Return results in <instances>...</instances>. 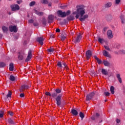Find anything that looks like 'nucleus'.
Segmentation results:
<instances>
[{
	"instance_id": "8",
	"label": "nucleus",
	"mask_w": 125,
	"mask_h": 125,
	"mask_svg": "<svg viewBox=\"0 0 125 125\" xmlns=\"http://www.w3.org/2000/svg\"><path fill=\"white\" fill-rule=\"evenodd\" d=\"M9 29L10 32H14V33H16V32H17L16 26H9Z\"/></svg>"
},
{
	"instance_id": "9",
	"label": "nucleus",
	"mask_w": 125,
	"mask_h": 125,
	"mask_svg": "<svg viewBox=\"0 0 125 125\" xmlns=\"http://www.w3.org/2000/svg\"><path fill=\"white\" fill-rule=\"evenodd\" d=\"M32 58V51L30 50L28 52V55L27 56V58L25 60V62H28L30 61V60Z\"/></svg>"
},
{
	"instance_id": "47",
	"label": "nucleus",
	"mask_w": 125,
	"mask_h": 125,
	"mask_svg": "<svg viewBox=\"0 0 125 125\" xmlns=\"http://www.w3.org/2000/svg\"><path fill=\"white\" fill-rule=\"evenodd\" d=\"M33 25L34 26H39V23H38V22H34L33 23Z\"/></svg>"
},
{
	"instance_id": "49",
	"label": "nucleus",
	"mask_w": 125,
	"mask_h": 125,
	"mask_svg": "<svg viewBox=\"0 0 125 125\" xmlns=\"http://www.w3.org/2000/svg\"><path fill=\"white\" fill-rule=\"evenodd\" d=\"M117 124H120L121 123V120L120 119H116Z\"/></svg>"
},
{
	"instance_id": "54",
	"label": "nucleus",
	"mask_w": 125,
	"mask_h": 125,
	"mask_svg": "<svg viewBox=\"0 0 125 125\" xmlns=\"http://www.w3.org/2000/svg\"><path fill=\"white\" fill-rule=\"evenodd\" d=\"M96 118V117H94L93 116V117H91V119H92V120H95V118Z\"/></svg>"
},
{
	"instance_id": "19",
	"label": "nucleus",
	"mask_w": 125,
	"mask_h": 125,
	"mask_svg": "<svg viewBox=\"0 0 125 125\" xmlns=\"http://www.w3.org/2000/svg\"><path fill=\"white\" fill-rule=\"evenodd\" d=\"M35 13L36 14H37V15H39V16H42L43 15V13L42 12H39V11H37L36 10H35Z\"/></svg>"
},
{
	"instance_id": "22",
	"label": "nucleus",
	"mask_w": 125,
	"mask_h": 125,
	"mask_svg": "<svg viewBox=\"0 0 125 125\" xmlns=\"http://www.w3.org/2000/svg\"><path fill=\"white\" fill-rule=\"evenodd\" d=\"M98 42H100V43H104V42H105V41L104 40V39L100 38V37H99L98 38Z\"/></svg>"
},
{
	"instance_id": "56",
	"label": "nucleus",
	"mask_w": 125,
	"mask_h": 125,
	"mask_svg": "<svg viewBox=\"0 0 125 125\" xmlns=\"http://www.w3.org/2000/svg\"><path fill=\"white\" fill-rule=\"evenodd\" d=\"M48 5H49V6H51V4H49Z\"/></svg>"
},
{
	"instance_id": "58",
	"label": "nucleus",
	"mask_w": 125,
	"mask_h": 125,
	"mask_svg": "<svg viewBox=\"0 0 125 125\" xmlns=\"http://www.w3.org/2000/svg\"><path fill=\"white\" fill-rule=\"evenodd\" d=\"M46 21H45V23H46Z\"/></svg>"
},
{
	"instance_id": "45",
	"label": "nucleus",
	"mask_w": 125,
	"mask_h": 125,
	"mask_svg": "<svg viewBox=\"0 0 125 125\" xmlns=\"http://www.w3.org/2000/svg\"><path fill=\"white\" fill-rule=\"evenodd\" d=\"M120 53L122 54H125V50H122L120 51Z\"/></svg>"
},
{
	"instance_id": "29",
	"label": "nucleus",
	"mask_w": 125,
	"mask_h": 125,
	"mask_svg": "<svg viewBox=\"0 0 125 125\" xmlns=\"http://www.w3.org/2000/svg\"><path fill=\"white\" fill-rule=\"evenodd\" d=\"M12 94V93L11 91H9L8 94L7 95V98H11V95Z\"/></svg>"
},
{
	"instance_id": "36",
	"label": "nucleus",
	"mask_w": 125,
	"mask_h": 125,
	"mask_svg": "<svg viewBox=\"0 0 125 125\" xmlns=\"http://www.w3.org/2000/svg\"><path fill=\"white\" fill-rule=\"evenodd\" d=\"M5 67V63L4 62H0V67Z\"/></svg>"
},
{
	"instance_id": "27",
	"label": "nucleus",
	"mask_w": 125,
	"mask_h": 125,
	"mask_svg": "<svg viewBox=\"0 0 125 125\" xmlns=\"http://www.w3.org/2000/svg\"><path fill=\"white\" fill-rule=\"evenodd\" d=\"M115 88L113 86H111L110 87V91L112 94H114L115 93Z\"/></svg>"
},
{
	"instance_id": "16",
	"label": "nucleus",
	"mask_w": 125,
	"mask_h": 125,
	"mask_svg": "<svg viewBox=\"0 0 125 125\" xmlns=\"http://www.w3.org/2000/svg\"><path fill=\"white\" fill-rule=\"evenodd\" d=\"M112 3L111 2H108L107 3H105L104 6L106 8H109V7H111V6H112Z\"/></svg>"
},
{
	"instance_id": "7",
	"label": "nucleus",
	"mask_w": 125,
	"mask_h": 125,
	"mask_svg": "<svg viewBox=\"0 0 125 125\" xmlns=\"http://www.w3.org/2000/svg\"><path fill=\"white\" fill-rule=\"evenodd\" d=\"M45 94L47 95V96H52L53 98H55V97L57 96V94L56 93H53L52 94H51V93L49 92H46Z\"/></svg>"
},
{
	"instance_id": "21",
	"label": "nucleus",
	"mask_w": 125,
	"mask_h": 125,
	"mask_svg": "<svg viewBox=\"0 0 125 125\" xmlns=\"http://www.w3.org/2000/svg\"><path fill=\"white\" fill-rule=\"evenodd\" d=\"M71 113H72V114H73V115H74V116L78 115V111L77 110H76V109H72L71 110Z\"/></svg>"
},
{
	"instance_id": "5",
	"label": "nucleus",
	"mask_w": 125,
	"mask_h": 125,
	"mask_svg": "<svg viewBox=\"0 0 125 125\" xmlns=\"http://www.w3.org/2000/svg\"><path fill=\"white\" fill-rule=\"evenodd\" d=\"M11 8L13 11H15L16 10H19L20 7H19V5L17 4H14L11 6Z\"/></svg>"
},
{
	"instance_id": "50",
	"label": "nucleus",
	"mask_w": 125,
	"mask_h": 125,
	"mask_svg": "<svg viewBox=\"0 0 125 125\" xmlns=\"http://www.w3.org/2000/svg\"><path fill=\"white\" fill-rule=\"evenodd\" d=\"M9 122L10 123V124H14V123L11 119L9 120Z\"/></svg>"
},
{
	"instance_id": "31",
	"label": "nucleus",
	"mask_w": 125,
	"mask_h": 125,
	"mask_svg": "<svg viewBox=\"0 0 125 125\" xmlns=\"http://www.w3.org/2000/svg\"><path fill=\"white\" fill-rule=\"evenodd\" d=\"M56 91V93L57 94H57H59V93H61V89H59V88H57L55 90Z\"/></svg>"
},
{
	"instance_id": "44",
	"label": "nucleus",
	"mask_w": 125,
	"mask_h": 125,
	"mask_svg": "<svg viewBox=\"0 0 125 125\" xmlns=\"http://www.w3.org/2000/svg\"><path fill=\"white\" fill-rule=\"evenodd\" d=\"M34 22V20H29L28 21V23H29L30 24H31V23H33Z\"/></svg>"
},
{
	"instance_id": "13",
	"label": "nucleus",
	"mask_w": 125,
	"mask_h": 125,
	"mask_svg": "<svg viewBox=\"0 0 125 125\" xmlns=\"http://www.w3.org/2000/svg\"><path fill=\"white\" fill-rule=\"evenodd\" d=\"M107 35L108 39H112L113 37L112 30H108L107 32Z\"/></svg>"
},
{
	"instance_id": "48",
	"label": "nucleus",
	"mask_w": 125,
	"mask_h": 125,
	"mask_svg": "<svg viewBox=\"0 0 125 125\" xmlns=\"http://www.w3.org/2000/svg\"><path fill=\"white\" fill-rule=\"evenodd\" d=\"M8 114H9V115H10V116H12L13 115V112H12L11 111H9Z\"/></svg>"
},
{
	"instance_id": "59",
	"label": "nucleus",
	"mask_w": 125,
	"mask_h": 125,
	"mask_svg": "<svg viewBox=\"0 0 125 125\" xmlns=\"http://www.w3.org/2000/svg\"><path fill=\"white\" fill-rule=\"evenodd\" d=\"M106 101H107V100H105V102H106Z\"/></svg>"
},
{
	"instance_id": "10",
	"label": "nucleus",
	"mask_w": 125,
	"mask_h": 125,
	"mask_svg": "<svg viewBox=\"0 0 125 125\" xmlns=\"http://www.w3.org/2000/svg\"><path fill=\"white\" fill-rule=\"evenodd\" d=\"M103 54L105 57H108L109 58H111V55L109 53V52H107V51L105 50L103 51Z\"/></svg>"
},
{
	"instance_id": "39",
	"label": "nucleus",
	"mask_w": 125,
	"mask_h": 125,
	"mask_svg": "<svg viewBox=\"0 0 125 125\" xmlns=\"http://www.w3.org/2000/svg\"><path fill=\"white\" fill-rule=\"evenodd\" d=\"M57 65L58 67H59L60 68H62V63H61V62H59L57 63Z\"/></svg>"
},
{
	"instance_id": "6",
	"label": "nucleus",
	"mask_w": 125,
	"mask_h": 125,
	"mask_svg": "<svg viewBox=\"0 0 125 125\" xmlns=\"http://www.w3.org/2000/svg\"><path fill=\"white\" fill-rule=\"evenodd\" d=\"M30 87L27 85H22L20 88L21 92H23L25 89H28Z\"/></svg>"
},
{
	"instance_id": "28",
	"label": "nucleus",
	"mask_w": 125,
	"mask_h": 125,
	"mask_svg": "<svg viewBox=\"0 0 125 125\" xmlns=\"http://www.w3.org/2000/svg\"><path fill=\"white\" fill-rule=\"evenodd\" d=\"M74 19H75V18L73 16H70L67 17V20H69V21L74 20Z\"/></svg>"
},
{
	"instance_id": "30",
	"label": "nucleus",
	"mask_w": 125,
	"mask_h": 125,
	"mask_svg": "<svg viewBox=\"0 0 125 125\" xmlns=\"http://www.w3.org/2000/svg\"><path fill=\"white\" fill-rule=\"evenodd\" d=\"M79 116L81 118L82 120H83V118H84V115L82 112L80 113Z\"/></svg>"
},
{
	"instance_id": "23",
	"label": "nucleus",
	"mask_w": 125,
	"mask_h": 125,
	"mask_svg": "<svg viewBox=\"0 0 125 125\" xmlns=\"http://www.w3.org/2000/svg\"><path fill=\"white\" fill-rule=\"evenodd\" d=\"M104 66H106L107 67H109V66H110V62H108L107 61H104Z\"/></svg>"
},
{
	"instance_id": "42",
	"label": "nucleus",
	"mask_w": 125,
	"mask_h": 125,
	"mask_svg": "<svg viewBox=\"0 0 125 125\" xmlns=\"http://www.w3.org/2000/svg\"><path fill=\"white\" fill-rule=\"evenodd\" d=\"M3 117V111L0 112V118H2Z\"/></svg>"
},
{
	"instance_id": "2",
	"label": "nucleus",
	"mask_w": 125,
	"mask_h": 125,
	"mask_svg": "<svg viewBox=\"0 0 125 125\" xmlns=\"http://www.w3.org/2000/svg\"><path fill=\"white\" fill-rule=\"evenodd\" d=\"M71 13L70 11H67L66 12H62V11H58V15L59 16H60L61 17H66V16L69 15Z\"/></svg>"
},
{
	"instance_id": "3",
	"label": "nucleus",
	"mask_w": 125,
	"mask_h": 125,
	"mask_svg": "<svg viewBox=\"0 0 125 125\" xmlns=\"http://www.w3.org/2000/svg\"><path fill=\"white\" fill-rule=\"evenodd\" d=\"M62 97V95L59 94L55 98L56 101L57 102V105L58 106H60V105H61V98Z\"/></svg>"
},
{
	"instance_id": "15",
	"label": "nucleus",
	"mask_w": 125,
	"mask_h": 125,
	"mask_svg": "<svg viewBox=\"0 0 125 125\" xmlns=\"http://www.w3.org/2000/svg\"><path fill=\"white\" fill-rule=\"evenodd\" d=\"M116 78L118 79V82H119L120 83H122V78H121V74L117 73L116 74Z\"/></svg>"
},
{
	"instance_id": "26",
	"label": "nucleus",
	"mask_w": 125,
	"mask_h": 125,
	"mask_svg": "<svg viewBox=\"0 0 125 125\" xmlns=\"http://www.w3.org/2000/svg\"><path fill=\"white\" fill-rule=\"evenodd\" d=\"M61 38V40L63 42L65 41V40L66 39V38H67V35H62Z\"/></svg>"
},
{
	"instance_id": "38",
	"label": "nucleus",
	"mask_w": 125,
	"mask_h": 125,
	"mask_svg": "<svg viewBox=\"0 0 125 125\" xmlns=\"http://www.w3.org/2000/svg\"><path fill=\"white\" fill-rule=\"evenodd\" d=\"M47 51L48 52H53L54 51V49L50 48V49H48Z\"/></svg>"
},
{
	"instance_id": "20",
	"label": "nucleus",
	"mask_w": 125,
	"mask_h": 125,
	"mask_svg": "<svg viewBox=\"0 0 125 125\" xmlns=\"http://www.w3.org/2000/svg\"><path fill=\"white\" fill-rule=\"evenodd\" d=\"M2 29L3 32H4V33H6V32H7L8 31V28L4 26H3L2 27Z\"/></svg>"
},
{
	"instance_id": "18",
	"label": "nucleus",
	"mask_w": 125,
	"mask_h": 125,
	"mask_svg": "<svg viewBox=\"0 0 125 125\" xmlns=\"http://www.w3.org/2000/svg\"><path fill=\"white\" fill-rule=\"evenodd\" d=\"M48 22L49 23H50L51 22V21H52V20H53V19H54V16H53V15H50L48 17Z\"/></svg>"
},
{
	"instance_id": "46",
	"label": "nucleus",
	"mask_w": 125,
	"mask_h": 125,
	"mask_svg": "<svg viewBox=\"0 0 125 125\" xmlns=\"http://www.w3.org/2000/svg\"><path fill=\"white\" fill-rule=\"evenodd\" d=\"M100 117V115L98 113L96 114L95 118H99Z\"/></svg>"
},
{
	"instance_id": "25",
	"label": "nucleus",
	"mask_w": 125,
	"mask_h": 125,
	"mask_svg": "<svg viewBox=\"0 0 125 125\" xmlns=\"http://www.w3.org/2000/svg\"><path fill=\"white\" fill-rule=\"evenodd\" d=\"M10 67H9V70L11 71H13V69L14 68V66L13 65V63H11L9 65Z\"/></svg>"
},
{
	"instance_id": "43",
	"label": "nucleus",
	"mask_w": 125,
	"mask_h": 125,
	"mask_svg": "<svg viewBox=\"0 0 125 125\" xmlns=\"http://www.w3.org/2000/svg\"><path fill=\"white\" fill-rule=\"evenodd\" d=\"M104 95L105 96H109V95H110V93H109V92H106L104 93Z\"/></svg>"
},
{
	"instance_id": "24",
	"label": "nucleus",
	"mask_w": 125,
	"mask_h": 125,
	"mask_svg": "<svg viewBox=\"0 0 125 125\" xmlns=\"http://www.w3.org/2000/svg\"><path fill=\"white\" fill-rule=\"evenodd\" d=\"M102 74H103V75H104L105 76L108 75V72L107 71V70H106V69H103L102 70Z\"/></svg>"
},
{
	"instance_id": "40",
	"label": "nucleus",
	"mask_w": 125,
	"mask_h": 125,
	"mask_svg": "<svg viewBox=\"0 0 125 125\" xmlns=\"http://www.w3.org/2000/svg\"><path fill=\"white\" fill-rule=\"evenodd\" d=\"M23 58H24V57H23V56L21 55H20L19 56V59L20 60H23Z\"/></svg>"
},
{
	"instance_id": "41",
	"label": "nucleus",
	"mask_w": 125,
	"mask_h": 125,
	"mask_svg": "<svg viewBox=\"0 0 125 125\" xmlns=\"http://www.w3.org/2000/svg\"><path fill=\"white\" fill-rule=\"evenodd\" d=\"M121 2V0H115V4H120Z\"/></svg>"
},
{
	"instance_id": "1",
	"label": "nucleus",
	"mask_w": 125,
	"mask_h": 125,
	"mask_svg": "<svg viewBox=\"0 0 125 125\" xmlns=\"http://www.w3.org/2000/svg\"><path fill=\"white\" fill-rule=\"evenodd\" d=\"M85 13V9H84V8H83V6H80L77 9L76 12H74L73 13V14L74 15H76L75 16L76 19H78L79 17V20L81 21L82 22L84 21L86 18H88V15H84Z\"/></svg>"
},
{
	"instance_id": "32",
	"label": "nucleus",
	"mask_w": 125,
	"mask_h": 125,
	"mask_svg": "<svg viewBox=\"0 0 125 125\" xmlns=\"http://www.w3.org/2000/svg\"><path fill=\"white\" fill-rule=\"evenodd\" d=\"M41 2L42 3L47 4V3H48V1H47V0H41Z\"/></svg>"
},
{
	"instance_id": "33",
	"label": "nucleus",
	"mask_w": 125,
	"mask_h": 125,
	"mask_svg": "<svg viewBox=\"0 0 125 125\" xmlns=\"http://www.w3.org/2000/svg\"><path fill=\"white\" fill-rule=\"evenodd\" d=\"M35 4H36V1H33L30 3L29 6H34L35 5Z\"/></svg>"
},
{
	"instance_id": "52",
	"label": "nucleus",
	"mask_w": 125,
	"mask_h": 125,
	"mask_svg": "<svg viewBox=\"0 0 125 125\" xmlns=\"http://www.w3.org/2000/svg\"><path fill=\"white\" fill-rule=\"evenodd\" d=\"M17 3H18L19 4H20V3H21V2H22V1H21V0H18V1H17Z\"/></svg>"
},
{
	"instance_id": "4",
	"label": "nucleus",
	"mask_w": 125,
	"mask_h": 125,
	"mask_svg": "<svg viewBox=\"0 0 125 125\" xmlns=\"http://www.w3.org/2000/svg\"><path fill=\"white\" fill-rule=\"evenodd\" d=\"M94 96V93L92 92L90 94H88L86 96V100L87 101H89V100H91L92 99V97Z\"/></svg>"
},
{
	"instance_id": "11",
	"label": "nucleus",
	"mask_w": 125,
	"mask_h": 125,
	"mask_svg": "<svg viewBox=\"0 0 125 125\" xmlns=\"http://www.w3.org/2000/svg\"><path fill=\"white\" fill-rule=\"evenodd\" d=\"M91 51L90 50H88L86 52V58L88 60L90 57H91Z\"/></svg>"
},
{
	"instance_id": "51",
	"label": "nucleus",
	"mask_w": 125,
	"mask_h": 125,
	"mask_svg": "<svg viewBox=\"0 0 125 125\" xmlns=\"http://www.w3.org/2000/svg\"><path fill=\"white\" fill-rule=\"evenodd\" d=\"M56 32L57 33H59L60 32V29L59 28H57L56 30Z\"/></svg>"
},
{
	"instance_id": "17",
	"label": "nucleus",
	"mask_w": 125,
	"mask_h": 125,
	"mask_svg": "<svg viewBox=\"0 0 125 125\" xmlns=\"http://www.w3.org/2000/svg\"><path fill=\"white\" fill-rule=\"evenodd\" d=\"M94 58H95L97 62H98V64H100L102 63V61L97 57L96 56H94Z\"/></svg>"
},
{
	"instance_id": "34",
	"label": "nucleus",
	"mask_w": 125,
	"mask_h": 125,
	"mask_svg": "<svg viewBox=\"0 0 125 125\" xmlns=\"http://www.w3.org/2000/svg\"><path fill=\"white\" fill-rule=\"evenodd\" d=\"M10 81H12V82L15 81V77L13 76V75H11L10 77Z\"/></svg>"
},
{
	"instance_id": "12",
	"label": "nucleus",
	"mask_w": 125,
	"mask_h": 125,
	"mask_svg": "<svg viewBox=\"0 0 125 125\" xmlns=\"http://www.w3.org/2000/svg\"><path fill=\"white\" fill-rule=\"evenodd\" d=\"M37 42H39V43L41 45H42L43 44V38L42 37H39L37 38Z\"/></svg>"
},
{
	"instance_id": "37",
	"label": "nucleus",
	"mask_w": 125,
	"mask_h": 125,
	"mask_svg": "<svg viewBox=\"0 0 125 125\" xmlns=\"http://www.w3.org/2000/svg\"><path fill=\"white\" fill-rule=\"evenodd\" d=\"M104 48H105L106 50H108V51H111V50L110 49V48H109V46L104 45Z\"/></svg>"
},
{
	"instance_id": "53",
	"label": "nucleus",
	"mask_w": 125,
	"mask_h": 125,
	"mask_svg": "<svg viewBox=\"0 0 125 125\" xmlns=\"http://www.w3.org/2000/svg\"><path fill=\"white\" fill-rule=\"evenodd\" d=\"M24 95L23 93H21L20 94V97H24Z\"/></svg>"
},
{
	"instance_id": "35",
	"label": "nucleus",
	"mask_w": 125,
	"mask_h": 125,
	"mask_svg": "<svg viewBox=\"0 0 125 125\" xmlns=\"http://www.w3.org/2000/svg\"><path fill=\"white\" fill-rule=\"evenodd\" d=\"M62 65H63L65 69H66V70H69V67H68V66H67V64H66L65 62H63L62 63Z\"/></svg>"
},
{
	"instance_id": "55",
	"label": "nucleus",
	"mask_w": 125,
	"mask_h": 125,
	"mask_svg": "<svg viewBox=\"0 0 125 125\" xmlns=\"http://www.w3.org/2000/svg\"><path fill=\"white\" fill-rule=\"evenodd\" d=\"M58 1H59V0H56L55 1V2L56 3H57V2H58Z\"/></svg>"
},
{
	"instance_id": "57",
	"label": "nucleus",
	"mask_w": 125,
	"mask_h": 125,
	"mask_svg": "<svg viewBox=\"0 0 125 125\" xmlns=\"http://www.w3.org/2000/svg\"><path fill=\"white\" fill-rule=\"evenodd\" d=\"M121 20L122 21V23H124V21H123V20L122 19Z\"/></svg>"
},
{
	"instance_id": "14",
	"label": "nucleus",
	"mask_w": 125,
	"mask_h": 125,
	"mask_svg": "<svg viewBox=\"0 0 125 125\" xmlns=\"http://www.w3.org/2000/svg\"><path fill=\"white\" fill-rule=\"evenodd\" d=\"M82 35L79 34L75 39L76 42H80L81 40H82Z\"/></svg>"
}]
</instances>
